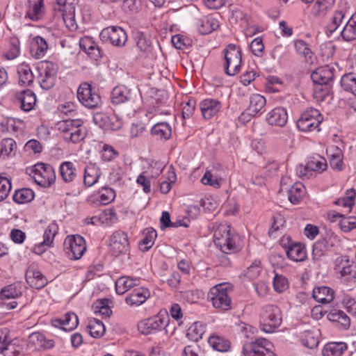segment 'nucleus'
Instances as JSON below:
<instances>
[{
    "mask_svg": "<svg viewBox=\"0 0 356 356\" xmlns=\"http://www.w3.org/2000/svg\"><path fill=\"white\" fill-rule=\"evenodd\" d=\"M58 130L63 134L66 142L78 143L82 141L87 135L86 128L81 119L63 120L56 124Z\"/></svg>",
    "mask_w": 356,
    "mask_h": 356,
    "instance_id": "nucleus-1",
    "label": "nucleus"
},
{
    "mask_svg": "<svg viewBox=\"0 0 356 356\" xmlns=\"http://www.w3.org/2000/svg\"><path fill=\"white\" fill-rule=\"evenodd\" d=\"M238 235L231 230L227 224H220L214 229L213 243L224 253L229 254L238 250Z\"/></svg>",
    "mask_w": 356,
    "mask_h": 356,
    "instance_id": "nucleus-2",
    "label": "nucleus"
},
{
    "mask_svg": "<svg viewBox=\"0 0 356 356\" xmlns=\"http://www.w3.org/2000/svg\"><path fill=\"white\" fill-rule=\"evenodd\" d=\"M261 330L270 333L282 323V313L280 308L274 305H266L261 309L259 315Z\"/></svg>",
    "mask_w": 356,
    "mask_h": 356,
    "instance_id": "nucleus-3",
    "label": "nucleus"
},
{
    "mask_svg": "<svg viewBox=\"0 0 356 356\" xmlns=\"http://www.w3.org/2000/svg\"><path fill=\"white\" fill-rule=\"evenodd\" d=\"M232 287L229 284L221 283L211 288L208 298L216 309L222 311L231 309L232 299L229 293Z\"/></svg>",
    "mask_w": 356,
    "mask_h": 356,
    "instance_id": "nucleus-4",
    "label": "nucleus"
},
{
    "mask_svg": "<svg viewBox=\"0 0 356 356\" xmlns=\"http://www.w3.org/2000/svg\"><path fill=\"white\" fill-rule=\"evenodd\" d=\"M29 175L38 185L44 188L49 187L56 179L54 168L50 164L43 163L34 165L30 169Z\"/></svg>",
    "mask_w": 356,
    "mask_h": 356,
    "instance_id": "nucleus-5",
    "label": "nucleus"
},
{
    "mask_svg": "<svg viewBox=\"0 0 356 356\" xmlns=\"http://www.w3.org/2000/svg\"><path fill=\"white\" fill-rule=\"evenodd\" d=\"M225 71L229 76H234L241 70V50L236 44H229L225 50Z\"/></svg>",
    "mask_w": 356,
    "mask_h": 356,
    "instance_id": "nucleus-6",
    "label": "nucleus"
},
{
    "mask_svg": "<svg viewBox=\"0 0 356 356\" xmlns=\"http://www.w3.org/2000/svg\"><path fill=\"white\" fill-rule=\"evenodd\" d=\"M323 120V117L320 111L316 108H310L301 115L296 124L301 131H311L314 129L319 131L318 127Z\"/></svg>",
    "mask_w": 356,
    "mask_h": 356,
    "instance_id": "nucleus-7",
    "label": "nucleus"
},
{
    "mask_svg": "<svg viewBox=\"0 0 356 356\" xmlns=\"http://www.w3.org/2000/svg\"><path fill=\"white\" fill-rule=\"evenodd\" d=\"M273 344L264 338L244 344L242 353L244 356H276L272 351Z\"/></svg>",
    "mask_w": 356,
    "mask_h": 356,
    "instance_id": "nucleus-8",
    "label": "nucleus"
},
{
    "mask_svg": "<svg viewBox=\"0 0 356 356\" xmlns=\"http://www.w3.org/2000/svg\"><path fill=\"white\" fill-rule=\"evenodd\" d=\"M93 121L99 127L107 130H119L123 124L122 119L113 111L95 113Z\"/></svg>",
    "mask_w": 356,
    "mask_h": 356,
    "instance_id": "nucleus-9",
    "label": "nucleus"
},
{
    "mask_svg": "<svg viewBox=\"0 0 356 356\" xmlns=\"http://www.w3.org/2000/svg\"><path fill=\"white\" fill-rule=\"evenodd\" d=\"M168 323V317H162L159 315L154 316L140 321L138 324V329L141 334L145 335L154 334L162 329H165L167 333Z\"/></svg>",
    "mask_w": 356,
    "mask_h": 356,
    "instance_id": "nucleus-10",
    "label": "nucleus"
},
{
    "mask_svg": "<svg viewBox=\"0 0 356 356\" xmlns=\"http://www.w3.org/2000/svg\"><path fill=\"white\" fill-rule=\"evenodd\" d=\"M66 253L72 259H79L86 250V241L80 235L68 236L64 242Z\"/></svg>",
    "mask_w": 356,
    "mask_h": 356,
    "instance_id": "nucleus-11",
    "label": "nucleus"
},
{
    "mask_svg": "<svg viewBox=\"0 0 356 356\" xmlns=\"http://www.w3.org/2000/svg\"><path fill=\"white\" fill-rule=\"evenodd\" d=\"M77 98L84 106L89 108L97 107L101 102L100 96L93 91L91 85L86 82L79 86L77 90Z\"/></svg>",
    "mask_w": 356,
    "mask_h": 356,
    "instance_id": "nucleus-12",
    "label": "nucleus"
},
{
    "mask_svg": "<svg viewBox=\"0 0 356 356\" xmlns=\"http://www.w3.org/2000/svg\"><path fill=\"white\" fill-rule=\"evenodd\" d=\"M102 41L109 42L113 46L124 47L127 40L126 31L119 26H109L104 29L100 33Z\"/></svg>",
    "mask_w": 356,
    "mask_h": 356,
    "instance_id": "nucleus-13",
    "label": "nucleus"
},
{
    "mask_svg": "<svg viewBox=\"0 0 356 356\" xmlns=\"http://www.w3.org/2000/svg\"><path fill=\"white\" fill-rule=\"evenodd\" d=\"M110 251L115 257L126 254L129 248L127 234L122 231H116L111 236Z\"/></svg>",
    "mask_w": 356,
    "mask_h": 356,
    "instance_id": "nucleus-14",
    "label": "nucleus"
},
{
    "mask_svg": "<svg viewBox=\"0 0 356 356\" xmlns=\"http://www.w3.org/2000/svg\"><path fill=\"white\" fill-rule=\"evenodd\" d=\"M26 281L31 287L36 289H40L47 284L46 277L33 266L26 270Z\"/></svg>",
    "mask_w": 356,
    "mask_h": 356,
    "instance_id": "nucleus-15",
    "label": "nucleus"
},
{
    "mask_svg": "<svg viewBox=\"0 0 356 356\" xmlns=\"http://www.w3.org/2000/svg\"><path fill=\"white\" fill-rule=\"evenodd\" d=\"M333 78L334 69L327 65L318 67L311 74V79L314 83L319 86L329 84L332 81Z\"/></svg>",
    "mask_w": 356,
    "mask_h": 356,
    "instance_id": "nucleus-16",
    "label": "nucleus"
},
{
    "mask_svg": "<svg viewBox=\"0 0 356 356\" xmlns=\"http://www.w3.org/2000/svg\"><path fill=\"white\" fill-rule=\"evenodd\" d=\"M56 5L54 7V11L60 14L63 20L70 29H76L77 26L74 22V10H72L74 8L70 7L68 12L65 10L66 0H56Z\"/></svg>",
    "mask_w": 356,
    "mask_h": 356,
    "instance_id": "nucleus-17",
    "label": "nucleus"
},
{
    "mask_svg": "<svg viewBox=\"0 0 356 356\" xmlns=\"http://www.w3.org/2000/svg\"><path fill=\"white\" fill-rule=\"evenodd\" d=\"M282 240V245L286 250L287 257L294 261H303L307 258V253L305 246L300 243H294L289 245L284 243Z\"/></svg>",
    "mask_w": 356,
    "mask_h": 356,
    "instance_id": "nucleus-18",
    "label": "nucleus"
},
{
    "mask_svg": "<svg viewBox=\"0 0 356 356\" xmlns=\"http://www.w3.org/2000/svg\"><path fill=\"white\" fill-rule=\"evenodd\" d=\"M29 344L35 350H47L54 348L53 339H47L41 332H33L29 337Z\"/></svg>",
    "mask_w": 356,
    "mask_h": 356,
    "instance_id": "nucleus-19",
    "label": "nucleus"
},
{
    "mask_svg": "<svg viewBox=\"0 0 356 356\" xmlns=\"http://www.w3.org/2000/svg\"><path fill=\"white\" fill-rule=\"evenodd\" d=\"M287 178L281 180V191H288L289 200L293 204H298L302 200L305 194V187L301 183H295L290 188L284 187Z\"/></svg>",
    "mask_w": 356,
    "mask_h": 356,
    "instance_id": "nucleus-20",
    "label": "nucleus"
},
{
    "mask_svg": "<svg viewBox=\"0 0 356 356\" xmlns=\"http://www.w3.org/2000/svg\"><path fill=\"white\" fill-rule=\"evenodd\" d=\"M54 327H61L65 331L75 329L79 324L78 316L73 312L67 313L63 319L56 318L51 321Z\"/></svg>",
    "mask_w": 356,
    "mask_h": 356,
    "instance_id": "nucleus-21",
    "label": "nucleus"
},
{
    "mask_svg": "<svg viewBox=\"0 0 356 356\" xmlns=\"http://www.w3.org/2000/svg\"><path fill=\"white\" fill-rule=\"evenodd\" d=\"M288 120L287 112L282 107H277L270 111L266 117L267 122L270 125L284 127Z\"/></svg>",
    "mask_w": 356,
    "mask_h": 356,
    "instance_id": "nucleus-22",
    "label": "nucleus"
},
{
    "mask_svg": "<svg viewBox=\"0 0 356 356\" xmlns=\"http://www.w3.org/2000/svg\"><path fill=\"white\" fill-rule=\"evenodd\" d=\"M16 98L20 102V107L24 111H30L35 105L37 99L35 93L29 90H24L16 94Z\"/></svg>",
    "mask_w": 356,
    "mask_h": 356,
    "instance_id": "nucleus-23",
    "label": "nucleus"
},
{
    "mask_svg": "<svg viewBox=\"0 0 356 356\" xmlns=\"http://www.w3.org/2000/svg\"><path fill=\"white\" fill-rule=\"evenodd\" d=\"M200 106L203 117L207 120L216 115L221 108L220 102L214 99H206L200 103Z\"/></svg>",
    "mask_w": 356,
    "mask_h": 356,
    "instance_id": "nucleus-24",
    "label": "nucleus"
},
{
    "mask_svg": "<svg viewBox=\"0 0 356 356\" xmlns=\"http://www.w3.org/2000/svg\"><path fill=\"white\" fill-rule=\"evenodd\" d=\"M150 296L149 291L144 287L138 288L129 294L126 298V302L131 306H139L144 303Z\"/></svg>",
    "mask_w": 356,
    "mask_h": 356,
    "instance_id": "nucleus-25",
    "label": "nucleus"
},
{
    "mask_svg": "<svg viewBox=\"0 0 356 356\" xmlns=\"http://www.w3.org/2000/svg\"><path fill=\"white\" fill-rule=\"evenodd\" d=\"M197 27L200 33L207 35L216 30L219 27V22L212 16H204L198 19Z\"/></svg>",
    "mask_w": 356,
    "mask_h": 356,
    "instance_id": "nucleus-26",
    "label": "nucleus"
},
{
    "mask_svg": "<svg viewBox=\"0 0 356 356\" xmlns=\"http://www.w3.org/2000/svg\"><path fill=\"white\" fill-rule=\"evenodd\" d=\"M59 172L64 182H72L77 176L76 164L71 161H64L60 165Z\"/></svg>",
    "mask_w": 356,
    "mask_h": 356,
    "instance_id": "nucleus-27",
    "label": "nucleus"
},
{
    "mask_svg": "<svg viewBox=\"0 0 356 356\" xmlns=\"http://www.w3.org/2000/svg\"><path fill=\"white\" fill-rule=\"evenodd\" d=\"M327 155L330 159V166L337 170L343 168V153L341 149L337 146H331L327 149Z\"/></svg>",
    "mask_w": 356,
    "mask_h": 356,
    "instance_id": "nucleus-28",
    "label": "nucleus"
},
{
    "mask_svg": "<svg viewBox=\"0 0 356 356\" xmlns=\"http://www.w3.org/2000/svg\"><path fill=\"white\" fill-rule=\"evenodd\" d=\"M29 8L26 16L33 21L41 19L44 13V0H28Z\"/></svg>",
    "mask_w": 356,
    "mask_h": 356,
    "instance_id": "nucleus-29",
    "label": "nucleus"
},
{
    "mask_svg": "<svg viewBox=\"0 0 356 356\" xmlns=\"http://www.w3.org/2000/svg\"><path fill=\"white\" fill-rule=\"evenodd\" d=\"M140 284V278L122 276L115 282V290L118 294H124L131 288Z\"/></svg>",
    "mask_w": 356,
    "mask_h": 356,
    "instance_id": "nucleus-30",
    "label": "nucleus"
},
{
    "mask_svg": "<svg viewBox=\"0 0 356 356\" xmlns=\"http://www.w3.org/2000/svg\"><path fill=\"white\" fill-rule=\"evenodd\" d=\"M101 175L99 168L93 163L88 165L84 169L83 184L90 187L96 184Z\"/></svg>",
    "mask_w": 356,
    "mask_h": 356,
    "instance_id": "nucleus-31",
    "label": "nucleus"
},
{
    "mask_svg": "<svg viewBox=\"0 0 356 356\" xmlns=\"http://www.w3.org/2000/svg\"><path fill=\"white\" fill-rule=\"evenodd\" d=\"M48 49L46 40L41 36H35L33 38L31 47V54L36 59L42 58Z\"/></svg>",
    "mask_w": 356,
    "mask_h": 356,
    "instance_id": "nucleus-32",
    "label": "nucleus"
},
{
    "mask_svg": "<svg viewBox=\"0 0 356 356\" xmlns=\"http://www.w3.org/2000/svg\"><path fill=\"white\" fill-rule=\"evenodd\" d=\"M131 90L124 86L115 87L111 95V102L113 104H120L131 99Z\"/></svg>",
    "mask_w": 356,
    "mask_h": 356,
    "instance_id": "nucleus-33",
    "label": "nucleus"
},
{
    "mask_svg": "<svg viewBox=\"0 0 356 356\" xmlns=\"http://www.w3.org/2000/svg\"><path fill=\"white\" fill-rule=\"evenodd\" d=\"M266 100L259 94H253L250 97V105L246 111L251 116H256L265 106Z\"/></svg>",
    "mask_w": 356,
    "mask_h": 356,
    "instance_id": "nucleus-34",
    "label": "nucleus"
},
{
    "mask_svg": "<svg viewBox=\"0 0 356 356\" xmlns=\"http://www.w3.org/2000/svg\"><path fill=\"white\" fill-rule=\"evenodd\" d=\"M208 343L210 346L218 352H227L231 347L230 342L225 337L213 334L208 339Z\"/></svg>",
    "mask_w": 356,
    "mask_h": 356,
    "instance_id": "nucleus-35",
    "label": "nucleus"
},
{
    "mask_svg": "<svg viewBox=\"0 0 356 356\" xmlns=\"http://www.w3.org/2000/svg\"><path fill=\"white\" fill-rule=\"evenodd\" d=\"M313 298L318 302L330 303L334 299V291L332 289L325 286L316 287L313 290Z\"/></svg>",
    "mask_w": 356,
    "mask_h": 356,
    "instance_id": "nucleus-36",
    "label": "nucleus"
},
{
    "mask_svg": "<svg viewBox=\"0 0 356 356\" xmlns=\"http://www.w3.org/2000/svg\"><path fill=\"white\" fill-rule=\"evenodd\" d=\"M327 318L340 325L344 330L349 328L350 319L347 314L341 310L332 309L327 315Z\"/></svg>",
    "mask_w": 356,
    "mask_h": 356,
    "instance_id": "nucleus-37",
    "label": "nucleus"
},
{
    "mask_svg": "<svg viewBox=\"0 0 356 356\" xmlns=\"http://www.w3.org/2000/svg\"><path fill=\"white\" fill-rule=\"evenodd\" d=\"M19 75V83L22 86L31 85L34 79V76L29 65L22 63L17 67Z\"/></svg>",
    "mask_w": 356,
    "mask_h": 356,
    "instance_id": "nucleus-38",
    "label": "nucleus"
},
{
    "mask_svg": "<svg viewBox=\"0 0 356 356\" xmlns=\"http://www.w3.org/2000/svg\"><path fill=\"white\" fill-rule=\"evenodd\" d=\"M334 246L331 237H326L317 241L313 245V255L314 257H321Z\"/></svg>",
    "mask_w": 356,
    "mask_h": 356,
    "instance_id": "nucleus-39",
    "label": "nucleus"
},
{
    "mask_svg": "<svg viewBox=\"0 0 356 356\" xmlns=\"http://www.w3.org/2000/svg\"><path fill=\"white\" fill-rule=\"evenodd\" d=\"M347 349L343 342H332L327 343L323 349V356H341Z\"/></svg>",
    "mask_w": 356,
    "mask_h": 356,
    "instance_id": "nucleus-40",
    "label": "nucleus"
},
{
    "mask_svg": "<svg viewBox=\"0 0 356 356\" xmlns=\"http://www.w3.org/2000/svg\"><path fill=\"white\" fill-rule=\"evenodd\" d=\"M80 47L93 59L97 60L101 57L100 50L97 44L90 38H83L80 40Z\"/></svg>",
    "mask_w": 356,
    "mask_h": 356,
    "instance_id": "nucleus-41",
    "label": "nucleus"
},
{
    "mask_svg": "<svg viewBox=\"0 0 356 356\" xmlns=\"http://www.w3.org/2000/svg\"><path fill=\"white\" fill-rule=\"evenodd\" d=\"M334 0H316L312 8V14L315 17H321L330 9Z\"/></svg>",
    "mask_w": 356,
    "mask_h": 356,
    "instance_id": "nucleus-42",
    "label": "nucleus"
},
{
    "mask_svg": "<svg viewBox=\"0 0 356 356\" xmlns=\"http://www.w3.org/2000/svg\"><path fill=\"white\" fill-rule=\"evenodd\" d=\"M151 132L152 135L160 139L168 140L171 136L172 130L167 122H159L152 127Z\"/></svg>",
    "mask_w": 356,
    "mask_h": 356,
    "instance_id": "nucleus-43",
    "label": "nucleus"
},
{
    "mask_svg": "<svg viewBox=\"0 0 356 356\" xmlns=\"http://www.w3.org/2000/svg\"><path fill=\"white\" fill-rule=\"evenodd\" d=\"M341 86L343 90L356 96V74L348 73L342 76Z\"/></svg>",
    "mask_w": 356,
    "mask_h": 356,
    "instance_id": "nucleus-44",
    "label": "nucleus"
},
{
    "mask_svg": "<svg viewBox=\"0 0 356 356\" xmlns=\"http://www.w3.org/2000/svg\"><path fill=\"white\" fill-rule=\"evenodd\" d=\"M341 37L346 41H351L356 38V20L352 16L341 31Z\"/></svg>",
    "mask_w": 356,
    "mask_h": 356,
    "instance_id": "nucleus-45",
    "label": "nucleus"
},
{
    "mask_svg": "<svg viewBox=\"0 0 356 356\" xmlns=\"http://www.w3.org/2000/svg\"><path fill=\"white\" fill-rule=\"evenodd\" d=\"M205 331V325L200 322L194 323L188 330L187 337L193 341H198L202 338Z\"/></svg>",
    "mask_w": 356,
    "mask_h": 356,
    "instance_id": "nucleus-46",
    "label": "nucleus"
},
{
    "mask_svg": "<svg viewBox=\"0 0 356 356\" xmlns=\"http://www.w3.org/2000/svg\"><path fill=\"white\" fill-rule=\"evenodd\" d=\"M22 294V286L19 284H10L3 287L1 291V296L3 300L17 298Z\"/></svg>",
    "mask_w": 356,
    "mask_h": 356,
    "instance_id": "nucleus-47",
    "label": "nucleus"
},
{
    "mask_svg": "<svg viewBox=\"0 0 356 356\" xmlns=\"http://www.w3.org/2000/svg\"><path fill=\"white\" fill-rule=\"evenodd\" d=\"M145 236L139 244L140 249L143 251H147L154 243L156 238V232L153 228H147L144 231Z\"/></svg>",
    "mask_w": 356,
    "mask_h": 356,
    "instance_id": "nucleus-48",
    "label": "nucleus"
},
{
    "mask_svg": "<svg viewBox=\"0 0 356 356\" xmlns=\"http://www.w3.org/2000/svg\"><path fill=\"white\" fill-rule=\"evenodd\" d=\"M87 327L90 335L94 338L102 337L106 331L104 323L96 318L90 319Z\"/></svg>",
    "mask_w": 356,
    "mask_h": 356,
    "instance_id": "nucleus-49",
    "label": "nucleus"
},
{
    "mask_svg": "<svg viewBox=\"0 0 356 356\" xmlns=\"http://www.w3.org/2000/svg\"><path fill=\"white\" fill-rule=\"evenodd\" d=\"M307 168L311 171L321 172L327 168V163L324 158L319 156L312 157L307 163Z\"/></svg>",
    "mask_w": 356,
    "mask_h": 356,
    "instance_id": "nucleus-50",
    "label": "nucleus"
},
{
    "mask_svg": "<svg viewBox=\"0 0 356 356\" xmlns=\"http://www.w3.org/2000/svg\"><path fill=\"white\" fill-rule=\"evenodd\" d=\"M302 344L308 348H314L318 346L319 341L317 333L314 331L306 330L301 335Z\"/></svg>",
    "mask_w": 356,
    "mask_h": 356,
    "instance_id": "nucleus-51",
    "label": "nucleus"
},
{
    "mask_svg": "<svg viewBox=\"0 0 356 356\" xmlns=\"http://www.w3.org/2000/svg\"><path fill=\"white\" fill-rule=\"evenodd\" d=\"M34 198V193L30 188H22L15 191L13 199L17 204L31 202Z\"/></svg>",
    "mask_w": 356,
    "mask_h": 356,
    "instance_id": "nucleus-52",
    "label": "nucleus"
},
{
    "mask_svg": "<svg viewBox=\"0 0 356 356\" xmlns=\"http://www.w3.org/2000/svg\"><path fill=\"white\" fill-rule=\"evenodd\" d=\"M108 299L97 300L93 305V310L95 314H100L106 317H109L112 310L109 306Z\"/></svg>",
    "mask_w": 356,
    "mask_h": 356,
    "instance_id": "nucleus-53",
    "label": "nucleus"
},
{
    "mask_svg": "<svg viewBox=\"0 0 356 356\" xmlns=\"http://www.w3.org/2000/svg\"><path fill=\"white\" fill-rule=\"evenodd\" d=\"M135 40L137 47L144 52L149 51L151 49V41L148 37L143 32L137 31L135 33Z\"/></svg>",
    "mask_w": 356,
    "mask_h": 356,
    "instance_id": "nucleus-54",
    "label": "nucleus"
},
{
    "mask_svg": "<svg viewBox=\"0 0 356 356\" xmlns=\"http://www.w3.org/2000/svg\"><path fill=\"white\" fill-rule=\"evenodd\" d=\"M15 141L10 138L3 139L0 143V156H10L16 149Z\"/></svg>",
    "mask_w": 356,
    "mask_h": 356,
    "instance_id": "nucleus-55",
    "label": "nucleus"
},
{
    "mask_svg": "<svg viewBox=\"0 0 356 356\" xmlns=\"http://www.w3.org/2000/svg\"><path fill=\"white\" fill-rule=\"evenodd\" d=\"M294 47L296 52L305 58L306 60L311 59L312 56V51L309 45L303 40H298L294 42Z\"/></svg>",
    "mask_w": 356,
    "mask_h": 356,
    "instance_id": "nucleus-56",
    "label": "nucleus"
},
{
    "mask_svg": "<svg viewBox=\"0 0 356 356\" xmlns=\"http://www.w3.org/2000/svg\"><path fill=\"white\" fill-rule=\"evenodd\" d=\"M98 194L100 203L104 205L111 202L115 197V191L108 187H102L99 190Z\"/></svg>",
    "mask_w": 356,
    "mask_h": 356,
    "instance_id": "nucleus-57",
    "label": "nucleus"
},
{
    "mask_svg": "<svg viewBox=\"0 0 356 356\" xmlns=\"http://www.w3.org/2000/svg\"><path fill=\"white\" fill-rule=\"evenodd\" d=\"M58 230V227L57 224L54 222L50 223L46 228L44 233V243H47V246H51Z\"/></svg>",
    "mask_w": 356,
    "mask_h": 356,
    "instance_id": "nucleus-58",
    "label": "nucleus"
},
{
    "mask_svg": "<svg viewBox=\"0 0 356 356\" xmlns=\"http://www.w3.org/2000/svg\"><path fill=\"white\" fill-rule=\"evenodd\" d=\"M273 284L275 291L278 293L284 292L289 287L288 280L282 275L275 274Z\"/></svg>",
    "mask_w": 356,
    "mask_h": 356,
    "instance_id": "nucleus-59",
    "label": "nucleus"
},
{
    "mask_svg": "<svg viewBox=\"0 0 356 356\" xmlns=\"http://www.w3.org/2000/svg\"><path fill=\"white\" fill-rule=\"evenodd\" d=\"M356 195L355 191L353 188L348 190L346 191V196L341 197L335 201V204L339 206L343 207L351 208L354 204L353 200Z\"/></svg>",
    "mask_w": 356,
    "mask_h": 356,
    "instance_id": "nucleus-60",
    "label": "nucleus"
},
{
    "mask_svg": "<svg viewBox=\"0 0 356 356\" xmlns=\"http://www.w3.org/2000/svg\"><path fill=\"white\" fill-rule=\"evenodd\" d=\"M344 13L342 11H336L332 18V22L327 25V31L332 33L339 27L340 24L343 22L344 18Z\"/></svg>",
    "mask_w": 356,
    "mask_h": 356,
    "instance_id": "nucleus-61",
    "label": "nucleus"
},
{
    "mask_svg": "<svg viewBox=\"0 0 356 356\" xmlns=\"http://www.w3.org/2000/svg\"><path fill=\"white\" fill-rule=\"evenodd\" d=\"M342 304L349 314L356 316V300L355 299L349 295H344Z\"/></svg>",
    "mask_w": 356,
    "mask_h": 356,
    "instance_id": "nucleus-62",
    "label": "nucleus"
},
{
    "mask_svg": "<svg viewBox=\"0 0 356 356\" xmlns=\"http://www.w3.org/2000/svg\"><path fill=\"white\" fill-rule=\"evenodd\" d=\"M201 182L204 185H209L214 188H220V180L214 177L210 171H207L201 179Z\"/></svg>",
    "mask_w": 356,
    "mask_h": 356,
    "instance_id": "nucleus-63",
    "label": "nucleus"
},
{
    "mask_svg": "<svg viewBox=\"0 0 356 356\" xmlns=\"http://www.w3.org/2000/svg\"><path fill=\"white\" fill-rule=\"evenodd\" d=\"M353 217L343 218L339 221V227L344 232H348L354 228H356V222L354 220Z\"/></svg>",
    "mask_w": 356,
    "mask_h": 356,
    "instance_id": "nucleus-64",
    "label": "nucleus"
}]
</instances>
